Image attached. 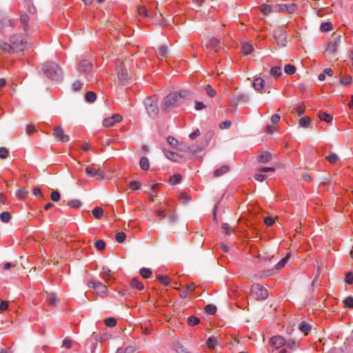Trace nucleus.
Here are the masks:
<instances>
[{
  "label": "nucleus",
  "instance_id": "21",
  "mask_svg": "<svg viewBox=\"0 0 353 353\" xmlns=\"http://www.w3.org/2000/svg\"><path fill=\"white\" fill-rule=\"evenodd\" d=\"M46 301L50 306L54 307L59 302L57 295L54 292H47Z\"/></svg>",
  "mask_w": 353,
  "mask_h": 353
},
{
  "label": "nucleus",
  "instance_id": "46",
  "mask_svg": "<svg viewBox=\"0 0 353 353\" xmlns=\"http://www.w3.org/2000/svg\"><path fill=\"white\" fill-rule=\"evenodd\" d=\"M181 180V176L179 174H176L170 177V181L172 185H176L180 183Z\"/></svg>",
  "mask_w": 353,
  "mask_h": 353
},
{
  "label": "nucleus",
  "instance_id": "12",
  "mask_svg": "<svg viewBox=\"0 0 353 353\" xmlns=\"http://www.w3.org/2000/svg\"><path fill=\"white\" fill-rule=\"evenodd\" d=\"M52 136L57 141H61L62 143L68 142L70 141L69 135L65 134V132L62 127L57 126L54 128Z\"/></svg>",
  "mask_w": 353,
  "mask_h": 353
},
{
  "label": "nucleus",
  "instance_id": "50",
  "mask_svg": "<svg viewBox=\"0 0 353 353\" xmlns=\"http://www.w3.org/2000/svg\"><path fill=\"white\" fill-rule=\"evenodd\" d=\"M332 25L330 22H325L321 25V30L322 32H327L332 30Z\"/></svg>",
  "mask_w": 353,
  "mask_h": 353
},
{
  "label": "nucleus",
  "instance_id": "15",
  "mask_svg": "<svg viewBox=\"0 0 353 353\" xmlns=\"http://www.w3.org/2000/svg\"><path fill=\"white\" fill-rule=\"evenodd\" d=\"M122 120L121 116L119 114H113L110 117L105 118L103 121V125L106 128L113 126L116 123H119Z\"/></svg>",
  "mask_w": 353,
  "mask_h": 353
},
{
  "label": "nucleus",
  "instance_id": "20",
  "mask_svg": "<svg viewBox=\"0 0 353 353\" xmlns=\"http://www.w3.org/2000/svg\"><path fill=\"white\" fill-rule=\"evenodd\" d=\"M265 86V81L263 79L259 77H256L254 78L252 87L256 91L261 90Z\"/></svg>",
  "mask_w": 353,
  "mask_h": 353
},
{
  "label": "nucleus",
  "instance_id": "32",
  "mask_svg": "<svg viewBox=\"0 0 353 353\" xmlns=\"http://www.w3.org/2000/svg\"><path fill=\"white\" fill-rule=\"evenodd\" d=\"M310 123L311 120L307 117H302L299 121V126L303 128H307L310 125Z\"/></svg>",
  "mask_w": 353,
  "mask_h": 353
},
{
  "label": "nucleus",
  "instance_id": "48",
  "mask_svg": "<svg viewBox=\"0 0 353 353\" xmlns=\"http://www.w3.org/2000/svg\"><path fill=\"white\" fill-rule=\"evenodd\" d=\"M28 194V191L24 188H20L16 193V196L23 199Z\"/></svg>",
  "mask_w": 353,
  "mask_h": 353
},
{
  "label": "nucleus",
  "instance_id": "27",
  "mask_svg": "<svg viewBox=\"0 0 353 353\" xmlns=\"http://www.w3.org/2000/svg\"><path fill=\"white\" fill-rule=\"evenodd\" d=\"M299 329L305 335H307L311 330V326L305 322H301L299 324Z\"/></svg>",
  "mask_w": 353,
  "mask_h": 353
},
{
  "label": "nucleus",
  "instance_id": "63",
  "mask_svg": "<svg viewBox=\"0 0 353 353\" xmlns=\"http://www.w3.org/2000/svg\"><path fill=\"white\" fill-rule=\"evenodd\" d=\"M157 280L160 283L165 285H168L170 283V280L168 279V278L162 275L157 276Z\"/></svg>",
  "mask_w": 353,
  "mask_h": 353
},
{
  "label": "nucleus",
  "instance_id": "4",
  "mask_svg": "<svg viewBox=\"0 0 353 353\" xmlns=\"http://www.w3.org/2000/svg\"><path fill=\"white\" fill-rule=\"evenodd\" d=\"M20 23L26 36H30L37 31V26L34 21H30V18L26 14H21L20 16Z\"/></svg>",
  "mask_w": 353,
  "mask_h": 353
},
{
  "label": "nucleus",
  "instance_id": "17",
  "mask_svg": "<svg viewBox=\"0 0 353 353\" xmlns=\"http://www.w3.org/2000/svg\"><path fill=\"white\" fill-rule=\"evenodd\" d=\"M79 70L84 74H89L92 70V65L89 61L83 60L79 63Z\"/></svg>",
  "mask_w": 353,
  "mask_h": 353
},
{
  "label": "nucleus",
  "instance_id": "47",
  "mask_svg": "<svg viewBox=\"0 0 353 353\" xmlns=\"http://www.w3.org/2000/svg\"><path fill=\"white\" fill-rule=\"evenodd\" d=\"M205 310L210 314H214L216 312V307L213 305L208 304L205 306Z\"/></svg>",
  "mask_w": 353,
  "mask_h": 353
},
{
  "label": "nucleus",
  "instance_id": "16",
  "mask_svg": "<svg viewBox=\"0 0 353 353\" xmlns=\"http://www.w3.org/2000/svg\"><path fill=\"white\" fill-rule=\"evenodd\" d=\"M250 101V97L248 94L245 93H239L234 96L232 99V101L235 106H237L241 103H248Z\"/></svg>",
  "mask_w": 353,
  "mask_h": 353
},
{
  "label": "nucleus",
  "instance_id": "18",
  "mask_svg": "<svg viewBox=\"0 0 353 353\" xmlns=\"http://www.w3.org/2000/svg\"><path fill=\"white\" fill-rule=\"evenodd\" d=\"M194 289H195V285L193 283H190V285H186L185 287H184L183 288H182L181 290V292L179 294L181 298H182V299L186 298L190 294V293H191L192 292H193L194 290Z\"/></svg>",
  "mask_w": 353,
  "mask_h": 353
},
{
  "label": "nucleus",
  "instance_id": "36",
  "mask_svg": "<svg viewBox=\"0 0 353 353\" xmlns=\"http://www.w3.org/2000/svg\"><path fill=\"white\" fill-rule=\"evenodd\" d=\"M284 71L287 74H294L296 72V68L294 65L288 64L284 67Z\"/></svg>",
  "mask_w": 353,
  "mask_h": 353
},
{
  "label": "nucleus",
  "instance_id": "5",
  "mask_svg": "<svg viewBox=\"0 0 353 353\" xmlns=\"http://www.w3.org/2000/svg\"><path fill=\"white\" fill-rule=\"evenodd\" d=\"M144 104L148 116L152 119L157 118L159 113L157 100L147 97L144 100Z\"/></svg>",
  "mask_w": 353,
  "mask_h": 353
},
{
  "label": "nucleus",
  "instance_id": "19",
  "mask_svg": "<svg viewBox=\"0 0 353 353\" xmlns=\"http://www.w3.org/2000/svg\"><path fill=\"white\" fill-rule=\"evenodd\" d=\"M272 159V154L267 151H263L257 157V161L261 163H266L270 161Z\"/></svg>",
  "mask_w": 353,
  "mask_h": 353
},
{
  "label": "nucleus",
  "instance_id": "28",
  "mask_svg": "<svg viewBox=\"0 0 353 353\" xmlns=\"http://www.w3.org/2000/svg\"><path fill=\"white\" fill-rule=\"evenodd\" d=\"M140 167L143 170H148L150 168V162L147 157H142L139 161Z\"/></svg>",
  "mask_w": 353,
  "mask_h": 353
},
{
  "label": "nucleus",
  "instance_id": "52",
  "mask_svg": "<svg viewBox=\"0 0 353 353\" xmlns=\"http://www.w3.org/2000/svg\"><path fill=\"white\" fill-rule=\"evenodd\" d=\"M168 54V48L165 46H161L158 50V54L161 57H165Z\"/></svg>",
  "mask_w": 353,
  "mask_h": 353
},
{
  "label": "nucleus",
  "instance_id": "14",
  "mask_svg": "<svg viewBox=\"0 0 353 353\" xmlns=\"http://www.w3.org/2000/svg\"><path fill=\"white\" fill-rule=\"evenodd\" d=\"M286 343L285 339L279 335L274 336L270 339V344L274 349L278 350L283 347Z\"/></svg>",
  "mask_w": 353,
  "mask_h": 353
},
{
  "label": "nucleus",
  "instance_id": "10",
  "mask_svg": "<svg viewBox=\"0 0 353 353\" xmlns=\"http://www.w3.org/2000/svg\"><path fill=\"white\" fill-rule=\"evenodd\" d=\"M17 39V37H10V43L0 40V49L10 54L14 53V50L19 48V46L14 42Z\"/></svg>",
  "mask_w": 353,
  "mask_h": 353
},
{
  "label": "nucleus",
  "instance_id": "40",
  "mask_svg": "<svg viewBox=\"0 0 353 353\" xmlns=\"http://www.w3.org/2000/svg\"><path fill=\"white\" fill-rule=\"evenodd\" d=\"M140 274L141 275L145 278V279H148L149 278L151 274H152V271L149 268H142L141 270H140Z\"/></svg>",
  "mask_w": 353,
  "mask_h": 353
},
{
  "label": "nucleus",
  "instance_id": "62",
  "mask_svg": "<svg viewBox=\"0 0 353 353\" xmlns=\"http://www.w3.org/2000/svg\"><path fill=\"white\" fill-rule=\"evenodd\" d=\"M8 156V150L4 147L0 148V159H6Z\"/></svg>",
  "mask_w": 353,
  "mask_h": 353
},
{
  "label": "nucleus",
  "instance_id": "6",
  "mask_svg": "<svg viewBox=\"0 0 353 353\" xmlns=\"http://www.w3.org/2000/svg\"><path fill=\"white\" fill-rule=\"evenodd\" d=\"M341 43V35L334 36L328 41V43L327 44V47L324 51V53L329 56L334 57L335 55V53L337 52Z\"/></svg>",
  "mask_w": 353,
  "mask_h": 353
},
{
  "label": "nucleus",
  "instance_id": "13",
  "mask_svg": "<svg viewBox=\"0 0 353 353\" xmlns=\"http://www.w3.org/2000/svg\"><path fill=\"white\" fill-rule=\"evenodd\" d=\"M10 37H17V39H15L14 42L17 43V46H19V48L15 49L14 52H21L27 48V46H28L27 40L24 37H23V36L21 34H16L12 35Z\"/></svg>",
  "mask_w": 353,
  "mask_h": 353
},
{
  "label": "nucleus",
  "instance_id": "64",
  "mask_svg": "<svg viewBox=\"0 0 353 353\" xmlns=\"http://www.w3.org/2000/svg\"><path fill=\"white\" fill-rule=\"evenodd\" d=\"M345 281L347 283L352 284L353 283V274L352 272L347 273Z\"/></svg>",
  "mask_w": 353,
  "mask_h": 353
},
{
  "label": "nucleus",
  "instance_id": "26",
  "mask_svg": "<svg viewBox=\"0 0 353 353\" xmlns=\"http://www.w3.org/2000/svg\"><path fill=\"white\" fill-rule=\"evenodd\" d=\"M229 166L228 165H223L221 168L216 169L214 172V176L215 177H219L223 174L228 172L229 171Z\"/></svg>",
  "mask_w": 353,
  "mask_h": 353
},
{
  "label": "nucleus",
  "instance_id": "58",
  "mask_svg": "<svg viewBox=\"0 0 353 353\" xmlns=\"http://www.w3.org/2000/svg\"><path fill=\"white\" fill-rule=\"evenodd\" d=\"M297 8V6L295 3L287 4L286 12L292 14L295 12Z\"/></svg>",
  "mask_w": 353,
  "mask_h": 353
},
{
  "label": "nucleus",
  "instance_id": "3",
  "mask_svg": "<svg viewBox=\"0 0 353 353\" xmlns=\"http://www.w3.org/2000/svg\"><path fill=\"white\" fill-rule=\"evenodd\" d=\"M115 70L118 79L121 83L125 84L132 79V74L128 70V64L125 61L120 59L117 60Z\"/></svg>",
  "mask_w": 353,
  "mask_h": 353
},
{
  "label": "nucleus",
  "instance_id": "8",
  "mask_svg": "<svg viewBox=\"0 0 353 353\" xmlns=\"http://www.w3.org/2000/svg\"><path fill=\"white\" fill-rule=\"evenodd\" d=\"M85 172L90 177H95L99 181H102L105 178L104 172L100 169L99 166L95 164L86 166Z\"/></svg>",
  "mask_w": 353,
  "mask_h": 353
},
{
  "label": "nucleus",
  "instance_id": "51",
  "mask_svg": "<svg viewBox=\"0 0 353 353\" xmlns=\"http://www.w3.org/2000/svg\"><path fill=\"white\" fill-rule=\"evenodd\" d=\"M125 234L123 232H119L116 234L115 239L118 243H123L125 240Z\"/></svg>",
  "mask_w": 353,
  "mask_h": 353
},
{
  "label": "nucleus",
  "instance_id": "25",
  "mask_svg": "<svg viewBox=\"0 0 353 353\" xmlns=\"http://www.w3.org/2000/svg\"><path fill=\"white\" fill-rule=\"evenodd\" d=\"M270 74L271 77L278 78L282 74V69L281 66L272 67L270 70Z\"/></svg>",
  "mask_w": 353,
  "mask_h": 353
},
{
  "label": "nucleus",
  "instance_id": "43",
  "mask_svg": "<svg viewBox=\"0 0 353 353\" xmlns=\"http://www.w3.org/2000/svg\"><path fill=\"white\" fill-rule=\"evenodd\" d=\"M345 306L349 308H353V296H349L346 297L343 301Z\"/></svg>",
  "mask_w": 353,
  "mask_h": 353
},
{
  "label": "nucleus",
  "instance_id": "2",
  "mask_svg": "<svg viewBox=\"0 0 353 353\" xmlns=\"http://www.w3.org/2000/svg\"><path fill=\"white\" fill-rule=\"evenodd\" d=\"M42 70L47 77L53 81H59L62 79L61 68L54 62L48 61L43 64Z\"/></svg>",
  "mask_w": 353,
  "mask_h": 353
},
{
  "label": "nucleus",
  "instance_id": "38",
  "mask_svg": "<svg viewBox=\"0 0 353 353\" xmlns=\"http://www.w3.org/2000/svg\"><path fill=\"white\" fill-rule=\"evenodd\" d=\"M103 209L99 207H95L92 210V214L96 219H100L103 216Z\"/></svg>",
  "mask_w": 353,
  "mask_h": 353
},
{
  "label": "nucleus",
  "instance_id": "34",
  "mask_svg": "<svg viewBox=\"0 0 353 353\" xmlns=\"http://www.w3.org/2000/svg\"><path fill=\"white\" fill-rule=\"evenodd\" d=\"M187 322L190 326H194V325L199 324L200 319H199V318H198L196 316H190L188 318Z\"/></svg>",
  "mask_w": 353,
  "mask_h": 353
},
{
  "label": "nucleus",
  "instance_id": "59",
  "mask_svg": "<svg viewBox=\"0 0 353 353\" xmlns=\"http://www.w3.org/2000/svg\"><path fill=\"white\" fill-rule=\"evenodd\" d=\"M11 26V21L9 19H0V31H1L5 27Z\"/></svg>",
  "mask_w": 353,
  "mask_h": 353
},
{
  "label": "nucleus",
  "instance_id": "7",
  "mask_svg": "<svg viewBox=\"0 0 353 353\" xmlns=\"http://www.w3.org/2000/svg\"><path fill=\"white\" fill-rule=\"evenodd\" d=\"M251 294L257 300H264L268 298V290L261 285L255 283L251 287Z\"/></svg>",
  "mask_w": 353,
  "mask_h": 353
},
{
  "label": "nucleus",
  "instance_id": "1",
  "mask_svg": "<svg viewBox=\"0 0 353 353\" xmlns=\"http://www.w3.org/2000/svg\"><path fill=\"white\" fill-rule=\"evenodd\" d=\"M188 92L182 90L169 94L162 101L161 110L163 112H168L179 105L182 98L188 97Z\"/></svg>",
  "mask_w": 353,
  "mask_h": 353
},
{
  "label": "nucleus",
  "instance_id": "60",
  "mask_svg": "<svg viewBox=\"0 0 353 353\" xmlns=\"http://www.w3.org/2000/svg\"><path fill=\"white\" fill-rule=\"evenodd\" d=\"M261 10L264 14H269L272 12V8L270 7V6L267 4L262 6Z\"/></svg>",
  "mask_w": 353,
  "mask_h": 353
},
{
  "label": "nucleus",
  "instance_id": "33",
  "mask_svg": "<svg viewBox=\"0 0 353 353\" xmlns=\"http://www.w3.org/2000/svg\"><path fill=\"white\" fill-rule=\"evenodd\" d=\"M130 283L132 287L137 288L139 290H142L144 288L143 283H141L137 278L132 279Z\"/></svg>",
  "mask_w": 353,
  "mask_h": 353
},
{
  "label": "nucleus",
  "instance_id": "30",
  "mask_svg": "<svg viewBox=\"0 0 353 353\" xmlns=\"http://www.w3.org/2000/svg\"><path fill=\"white\" fill-rule=\"evenodd\" d=\"M164 153H165V157L168 159H170L172 161H179V156L177 154H176L173 152L167 151V150H165L164 152Z\"/></svg>",
  "mask_w": 353,
  "mask_h": 353
},
{
  "label": "nucleus",
  "instance_id": "42",
  "mask_svg": "<svg viewBox=\"0 0 353 353\" xmlns=\"http://www.w3.org/2000/svg\"><path fill=\"white\" fill-rule=\"evenodd\" d=\"M135 347L133 346H128L124 350L117 349L116 353H134Z\"/></svg>",
  "mask_w": 353,
  "mask_h": 353
},
{
  "label": "nucleus",
  "instance_id": "37",
  "mask_svg": "<svg viewBox=\"0 0 353 353\" xmlns=\"http://www.w3.org/2000/svg\"><path fill=\"white\" fill-rule=\"evenodd\" d=\"M286 8L287 4L281 3V4H276L273 8V12H286Z\"/></svg>",
  "mask_w": 353,
  "mask_h": 353
},
{
  "label": "nucleus",
  "instance_id": "31",
  "mask_svg": "<svg viewBox=\"0 0 353 353\" xmlns=\"http://www.w3.org/2000/svg\"><path fill=\"white\" fill-rule=\"evenodd\" d=\"M319 118L327 123H330L332 120V117L326 112H321L318 114Z\"/></svg>",
  "mask_w": 353,
  "mask_h": 353
},
{
  "label": "nucleus",
  "instance_id": "35",
  "mask_svg": "<svg viewBox=\"0 0 353 353\" xmlns=\"http://www.w3.org/2000/svg\"><path fill=\"white\" fill-rule=\"evenodd\" d=\"M67 205L70 208H78L81 205V201L79 199H72L67 203Z\"/></svg>",
  "mask_w": 353,
  "mask_h": 353
},
{
  "label": "nucleus",
  "instance_id": "39",
  "mask_svg": "<svg viewBox=\"0 0 353 353\" xmlns=\"http://www.w3.org/2000/svg\"><path fill=\"white\" fill-rule=\"evenodd\" d=\"M137 12L139 16H141L145 18L149 17L148 10L144 6L137 7Z\"/></svg>",
  "mask_w": 353,
  "mask_h": 353
},
{
  "label": "nucleus",
  "instance_id": "23",
  "mask_svg": "<svg viewBox=\"0 0 353 353\" xmlns=\"http://www.w3.org/2000/svg\"><path fill=\"white\" fill-rule=\"evenodd\" d=\"M154 21L155 24L162 26H168L170 24L168 20L163 18L161 14H160L159 17H155L154 19Z\"/></svg>",
  "mask_w": 353,
  "mask_h": 353
},
{
  "label": "nucleus",
  "instance_id": "24",
  "mask_svg": "<svg viewBox=\"0 0 353 353\" xmlns=\"http://www.w3.org/2000/svg\"><path fill=\"white\" fill-rule=\"evenodd\" d=\"M254 48L252 44L250 42H245L243 43L241 50L245 55L250 54L253 51Z\"/></svg>",
  "mask_w": 353,
  "mask_h": 353
},
{
  "label": "nucleus",
  "instance_id": "9",
  "mask_svg": "<svg viewBox=\"0 0 353 353\" xmlns=\"http://www.w3.org/2000/svg\"><path fill=\"white\" fill-rule=\"evenodd\" d=\"M88 286L94 289L96 294L104 296L107 295V286L99 281L90 280L88 282Z\"/></svg>",
  "mask_w": 353,
  "mask_h": 353
},
{
  "label": "nucleus",
  "instance_id": "53",
  "mask_svg": "<svg viewBox=\"0 0 353 353\" xmlns=\"http://www.w3.org/2000/svg\"><path fill=\"white\" fill-rule=\"evenodd\" d=\"M105 324L108 327H112L116 325L117 321L114 318L110 317V318L105 319Z\"/></svg>",
  "mask_w": 353,
  "mask_h": 353
},
{
  "label": "nucleus",
  "instance_id": "54",
  "mask_svg": "<svg viewBox=\"0 0 353 353\" xmlns=\"http://www.w3.org/2000/svg\"><path fill=\"white\" fill-rule=\"evenodd\" d=\"M94 246L97 250H103L105 247V243L104 241L99 239L95 242Z\"/></svg>",
  "mask_w": 353,
  "mask_h": 353
},
{
  "label": "nucleus",
  "instance_id": "41",
  "mask_svg": "<svg viewBox=\"0 0 353 353\" xmlns=\"http://www.w3.org/2000/svg\"><path fill=\"white\" fill-rule=\"evenodd\" d=\"M11 219V215L8 212H3L0 214V219L2 222L8 223Z\"/></svg>",
  "mask_w": 353,
  "mask_h": 353
},
{
  "label": "nucleus",
  "instance_id": "29",
  "mask_svg": "<svg viewBox=\"0 0 353 353\" xmlns=\"http://www.w3.org/2000/svg\"><path fill=\"white\" fill-rule=\"evenodd\" d=\"M258 257L262 260V261H268L270 260L273 257V254L272 252L268 251H262L261 253H259Z\"/></svg>",
  "mask_w": 353,
  "mask_h": 353
},
{
  "label": "nucleus",
  "instance_id": "61",
  "mask_svg": "<svg viewBox=\"0 0 353 353\" xmlns=\"http://www.w3.org/2000/svg\"><path fill=\"white\" fill-rule=\"evenodd\" d=\"M221 228L227 235H229L232 231L231 227L226 223L222 224Z\"/></svg>",
  "mask_w": 353,
  "mask_h": 353
},
{
  "label": "nucleus",
  "instance_id": "49",
  "mask_svg": "<svg viewBox=\"0 0 353 353\" xmlns=\"http://www.w3.org/2000/svg\"><path fill=\"white\" fill-rule=\"evenodd\" d=\"M96 94L94 92H88L86 94H85V100L88 101V102H93L95 101L96 99Z\"/></svg>",
  "mask_w": 353,
  "mask_h": 353
},
{
  "label": "nucleus",
  "instance_id": "11",
  "mask_svg": "<svg viewBox=\"0 0 353 353\" xmlns=\"http://www.w3.org/2000/svg\"><path fill=\"white\" fill-rule=\"evenodd\" d=\"M273 36L280 46H285L287 42L286 32L281 28H278L273 32Z\"/></svg>",
  "mask_w": 353,
  "mask_h": 353
},
{
  "label": "nucleus",
  "instance_id": "22",
  "mask_svg": "<svg viewBox=\"0 0 353 353\" xmlns=\"http://www.w3.org/2000/svg\"><path fill=\"white\" fill-rule=\"evenodd\" d=\"M208 46L214 49L216 51L221 48V41L216 38L212 37L208 41Z\"/></svg>",
  "mask_w": 353,
  "mask_h": 353
},
{
  "label": "nucleus",
  "instance_id": "57",
  "mask_svg": "<svg viewBox=\"0 0 353 353\" xmlns=\"http://www.w3.org/2000/svg\"><path fill=\"white\" fill-rule=\"evenodd\" d=\"M60 197H61V194L57 190H53L52 192L50 198L53 201H54V202L59 201L60 199Z\"/></svg>",
  "mask_w": 353,
  "mask_h": 353
},
{
  "label": "nucleus",
  "instance_id": "55",
  "mask_svg": "<svg viewBox=\"0 0 353 353\" xmlns=\"http://www.w3.org/2000/svg\"><path fill=\"white\" fill-rule=\"evenodd\" d=\"M290 257V254H287L283 259H282L277 264H276V268L280 269L285 266L286 264L288 259Z\"/></svg>",
  "mask_w": 353,
  "mask_h": 353
},
{
  "label": "nucleus",
  "instance_id": "44",
  "mask_svg": "<svg viewBox=\"0 0 353 353\" xmlns=\"http://www.w3.org/2000/svg\"><path fill=\"white\" fill-rule=\"evenodd\" d=\"M216 339L214 337H210L206 341L207 346L210 349H213L216 345Z\"/></svg>",
  "mask_w": 353,
  "mask_h": 353
},
{
  "label": "nucleus",
  "instance_id": "45",
  "mask_svg": "<svg viewBox=\"0 0 353 353\" xmlns=\"http://www.w3.org/2000/svg\"><path fill=\"white\" fill-rule=\"evenodd\" d=\"M205 90L208 95L210 96V97H214L216 94L215 90L213 89L212 86L209 84L205 86Z\"/></svg>",
  "mask_w": 353,
  "mask_h": 353
},
{
  "label": "nucleus",
  "instance_id": "56",
  "mask_svg": "<svg viewBox=\"0 0 353 353\" xmlns=\"http://www.w3.org/2000/svg\"><path fill=\"white\" fill-rule=\"evenodd\" d=\"M327 160L330 163H336L338 159H339V157L337 156L336 154L335 153H332L330 154V155H328L327 157H326Z\"/></svg>",
  "mask_w": 353,
  "mask_h": 353
}]
</instances>
